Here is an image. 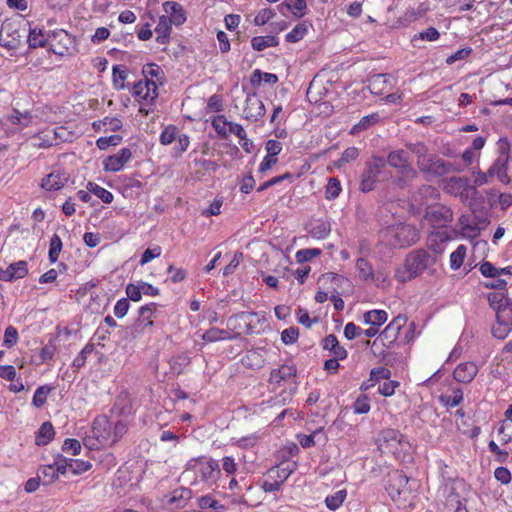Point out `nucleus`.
<instances>
[{
  "instance_id": "1",
  "label": "nucleus",
  "mask_w": 512,
  "mask_h": 512,
  "mask_svg": "<svg viewBox=\"0 0 512 512\" xmlns=\"http://www.w3.org/2000/svg\"><path fill=\"white\" fill-rule=\"evenodd\" d=\"M437 261L435 255L430 254L425 249H415L411 251L405 259L404 269H398L395 277L399 282L412 280L429 270Z\"/></svg>"
},
{
  "instance_id": "2",
  "label": "nucleus",
  "mask_w": 512,
  "mask_h": 512,
  "mask_svg": "<svg viewBox=\"0 0 512 512\" xmlns=\"http://www.w3.org/2000/svg\"><path fill=\"white\" fill-rule=\"evenodd\" d=\"M378 443V447L383 453H390L397 460L406 462L411 459L412 446L407 437L399 430L392 428L383 429Z\"/></svg>"
},
{
  "instance_id": "3",
  "label": "nucleus",
  "mask_w": 512,
  "mask_h": 512,
  "mask_svg": "<svg viewBox=\"0 0 512 512\" xmlns=\"http://www.w3.org/2000/svg\"><path fill=\"white\" fill-rule=\"evenodd\" d=\"M392 178V172L386 167L383 157L373 156L365 164L361 176L360 189L363 192L372 191L378 182H385Z\"/></svg>"
},
{
  "instance_id": "4",
  "label": "nucleus",
  "mask_w": 512,
  "mask_h": 512,
  "mask_svg": "<svg viewBox=\"0 0 512 512\" xmlns=\"http://www.w3.org/2000/svg\"><path fill=\"white\" fill-rule=\"evenodd\" d=\"M385 161L386 166L389 165L398 171L397 183L400 187H404L409 181L416 178L417 171L413 168L407 151L402 149L390 151Z\"/></svg>"
},
{
  "instance_id": "5",
  "label": "nucleus",
  "mask_w": 512,
  "mask_h": 512,
  "mask_svg": "<svg viewBox=\"0 0 512 512\" xmlns=\"http://www.w3.org/2000/svg\"><path fill=\"white\" fill-rule=\"evenodd\" d=\"M389 244L395 248L408 247L419 240V233L415 226L401 223L390 226L385 231Z\"/></svg>"
},
{
  "instance_id": "6",
  "label": "nucleus",
  "mask_w": 512,
  "mask_h": 512,
  "mask_svg": "<svg viewBox=\"0 0 512 512\" xmlns=\"http://www.w3.org/2000/svg\"><path fill=\"white\" fill-rule=\"evenodd\" d=\"M129 91H131L132 95L142 104L139 109L141 114L148 115L153 111L152 109L145 108V106L154 105L158 97L157 84L139 80L130 87Z\"/></svg>"
},
{
  "instance_id": "7",
  "label": "nucleus",
  "mask_w": 512,
  "mask_h": 512,
  "mask_svg": "<svg viewBox=\"0 0 512 512\" xmlns=\"http://www.w3.org/2000/svg\"><path fill=\"white\" fill-rule=\"evenodd\" d=\"M27 32L26 24L21 22H5L0 30V46L8 50H16Z\"/></svg>"
},
{
  "instance_id": "8",
  "label": "nucleus",
  "mask_w": 512,
  "mask_h": 512,
  "mask_svg": "<svg viewBox=\"0 0 512 512\" xmlns=\"http://www.w3.org/2000/svg\"><path fill=\"white\" fill-rule=\"evenodd\" d=\"M63 127L47 128L31 136V145L38 149L56 146L65 140Z\"/></svg>"
},
{
  "instance_id": "9",
  "label": "nucleus",
  "mask_w": 512,
  "mask_h": 512,
  "mask_svg": "<svg viewBox=\"0 0 512 512\" xmlns=\"http://www.w3.org/2000/svg\"><path fill=\"white\" fill-rule=\"evenodd\" d=\"M408 482L409 478L400 470H394L388 474L385 488L393 501L406 498Z\"/></svg>"
},
{
  "instance_id": "10",
  "label": "nucleus",
  "mask_w": 512,
  "mask_h": 512,
  "mask_svg": "<svg viewBox=\"0 0 512 512\" xmlns=\"http://www.w3.org/2000/svg\"><path fill=\"white\" fill-rule=\"evenodd\" d=\"M50 50L59 56L70 54L75 48V39L63 29L55 30L51 34Z\"/></svg>"
},
{
  "instance_id": "11",
  "label": "nucleus",
  "mask_w": 512,
  "mask_h": 512,
  "mask_svg": "<svg viewBox=\"0 0 512 512\" xmlns=\"http://www.w3.org/2000/svg\"><path fill=\"white\" fill-rule=\"evenodd\" d=\"M158 305L154 302L141 306L138 310V319L132 327V336L136 337L139 333L151 330L153 326L152 318L155 316Z\"/></svg>"
},
{
  "instance_id": "12",
  "label": "nucleus",
  "mask_w": 512,
  "mask_h": 512,
  "mask_svg": "<svg viewBox=\"0 0 512 512\" xmlns=\"http://www.w3.org/2000/svg\"><path fill=\"white\" fill-rule=\"evenodd\" d=\"M220 464L211 457L202 456V461L198 469V475L201 480L208 485H214L221 477Z\"/></svg>"
},
{
  "instance_id": "13",
  "label": "nucleus",
  "mask_w": 512,
  "mask_h": 512,
  "mask_svg": "<svg viewBox=\"0 0 512 512\" xmlns=\"http://www.w3.org/2000/svg\"><path fill=\"white\" fill-rule=\"evenodd\" d=\"M132 151L130 148H121L116 154L110 155L103 161V169L106 172H118L131 159Z\"/></svg>"
},
{
  "instance_id": "14",
  "label": "nucleus",
  "mask_w": 512,
  "mask_h": 512,
  "mask_svg": "<svg viewBox=\"0 0 512 512\" xmlns=\"http://www.w3.org/2000/svg\"><path fill=\"white\" fill-rule=\"evenodd\" d=\"M266 112L263 102L254 94L248 95L243 109L244 117L252 122L258 121Z\"/></svg>"
},
{
  "instance_id": "15",
  "label": "nucleus",
  "mask_w": 512,
  "mask_h": 512,
  "mask_svg": "<svg viewBox=\"0 0 512 512\" xmlns=\"http://www.w3.org/2000/svg\"><path fill=\"white\" fill-rule=\"evenodd\" d=\"M28 274L27 262L20 260L11 263L6 268H0V281L13 282L24 278Z\"/></svg>"
},
{
  "instance_id": "16",
  "label": "nucleus",
  "mask_w": 512,
  "mask_h": 512,
  "mask_svg": "<svg viewBox=\"0 0 512 512\" xmlns=\"http://www.w3.org/2000/svg\"><path fill=\"white\" fill-rule=\"evenodd\" d=\"M69 178V174L65 171H52L42 179L41 187L46 191H58L67 184Z\"/></svg>"
},
{
  "instance_id": "17",
  "label": "nucleus",
  "mask_w": 512,
  "mask_h": 512,
  "mask_svg": "<svg viewBox=\"0 0 512 512\" xmlns=\"http://www.w3.org/2000/svg\"><path fill=\"white\" fill-rule=\"evenodd\" d=\"M417 165L420 171L423 173L433 176L445 175V160L435 155L429 156L425 160L417 161Z\"/></svg>"
},
{
  "instance_id": "18",
  "label": "nucleus",
  "mask_w": 512,
  "mask_h": 512,
  "mask_svg": "<svg viewBox=\"0 0 512 512\" xmlns=\"http://www.w3.org/2000/svg\"><path fill=\"white\" fill-rule=\"evenodd\" d=\"M510 159L496 157L488 168V175L496 177L501 183L508 185L511 178L508 175V164Z\"/></svg>"
},
{
  "instance_id": "19",
  "label": "nucleus",
  "mask_w": 512,
  "mask_h": 512,
  "mask_svg": "<svg viewBox=\"0 0 512 512\" xmlns=\"http://www.w3.org/2000/svg\"><path fill=\"white\" fill-rule=\"evenodd\" d=\"M478 373V366L474 362L460 363L454 370L453 376L457 382L470 383Z\"/></svg>"
},
{
  "instance_id": "20",
  "label": "nucleus",
  "mask_w": 512,
  "mask_h": 512,
  "mask_svg": "<svg viewBox=\"0 0 512 512\" xmlns=\"http://www.w3.org/2000/svg\"><path fill=\"white\" fill-rule=\"evenodd\" d=\"M296 373L297 368L293 363H284L279 368L273 369L271 371L269 382L272 384H279L282 381H287L292 377H295Z\"/></svg>"
},
{
  "instance_id": "21",
  "label": "nucleus",
  "mask_w": 512,
  "mask_h": 512,
  "mask_svg": "<svg viewBox=\"0 0 512 512\" xmlns=\"http://www.w3.org/2000/svg\"><path fill=\"white\" fill-rule=\"evenodd\" d=\"M143 81L153 82L154 84L162 85L165 81V75L163 69L155 64L148 63L142 67Z\"/></svg>"
},
{
  "instance_id": "22",
  "label": "nucleus",
  "mask_w": 512,
  "mask_h": 512,
  "mask_svg": "<svg viewBox=\"0 0 512 512\" xmlns=\"http://www.w3.org/2000/svg\"><path fill=\"white\" fill-rule=\"evenodd\" d=\"M406 322V317L398 315L385 327L381 333V336L389 343H393L397 339L402 327L405 326Z\"/></svg>"
},
{
  "instance_id": "23",
  "label": "nucleus",
  "mask_w": 512,
  "mask_h": 512,
  "mask_svg": "<svg viewBox=\"0 0 512 512\" xmlns=\"http://www.w3.org/2000/svg\"><path fill=\"white\" fill-rule=\"evenodd\" d=\"M27 32V43L30 49L42 48L47 45L50 36L46 35L42 28L29 26Z\"/></svg>"
},
{
  "instance_id": "24",
  "label": "nucleus",
  "mask_w": 512,
  "mask_h": 512,
  "mask_svg": "<svg viewBox=\"0 0 512 512\" xmlns=\"http://www.w3.org/2000/svg\"><path fill=\"white\" fill-rule=\"evenodd\" d=\"M309 234L315 239H325L331 232V224L326 219H316L309 223Z\"/></svg>"
},
{
  "instance_id": "25",
  "label": "nucleus",
  "mask_w": 512,
  "mask_h": 512,
  "mask_svg": "<svg viewBox=\"0 0 512 512\" xmlns=\"http://www.w3.org/2000/svg\"><path fill=\"white\" fill-rule=\"evenodd\" d=\"M322 348L328 350L333 354V357L346 359L348 356L347 350L339 344L337 337L334 334H329L322 340Z\"/></svg>"
},
{
  "instance_id": "26",
  "label": "nucleus",
  "mask_w": 512,
  "mask_h": 512,
  "mask_svg": "<svg viewBox=\"0 0 512 512\" xmlns=\"http://www.w3.org/2000/svg\"><path fill=\"white\" fill-rule=\"evenodd\" d=\"M127 76V69L122 65H114L112 67V82L116 90L130 89V84L126 83Z\"/></svg>"
},
{
  "instance_id": "27",
  "label": "nucleus",
  "mask_w": 512,
  "mask_h": 512,
  "mask_svg": "<svg viewBox=\"0 0 512 512\" xmlns=\"http://www.w3.org/2000/svg\"><path fill=\"white\" fill-rule=\"evenodd\" d=\"M171 19L168 16L162 15L159 17L158 23L156 25L155 31L158 33L157 42L161 44H165L168 42V38L171 31Z\"/></svg>"
},
{
  "instance_id": "28",
  "label": "nucleus",
  "mask_w": 512,
  "mask_h": 512,
  "mask_svg": "<svg viewBox=\"0 0 512 512\" xmlns=\"http://www.w3.org/2000/svg\"><path fill=\"white\" fill-rule=\"evenodd\" d=\"M54 435L55 431L51 422H44L36 433L35 443L38 446H45L53 439Z\"/></svg>"
},
{
  "instance_id": "29",
  "label": "nucleus",
  "mask_w": 512,
  "mask_h": 512,
  "mask_svg": "<svg viewBox=\"0 0 512 512\" xmlns=\"http://www.w3.org/2000/svg\"><path fill=\"white\" fill-rule=\"evenodd\" d=\"M356 270L359 278L364 282H373L375 280V273L371 263L365 258H359L356 261Z\"/></svg>"
},
{
  "instance_id": "30",
  "label": "nucleus",
  "mask_w": 512,
  "mask_h": 512,
  "mask_svg": "<svg viewBox=\"0 0 512 512\" xmlns=\"http://www.w3.org/2000/svg\"><path fill=\"white\" fill-rule=\"evenodd\" d=\"M486 299L488 301V304L491 309H493L495 312L506 305L511 299L507 295V291H495V292H489L486 295Z\"/></svg>"
},
{
  "instance_id": "31",
  "label": "nucleus",
  "mask_w": 512,
  "mask_h": 512,
  "mask_svg": "<svg viewBox=\"0 0 512 512\" xmlns=\"http://www.w3.org/2000/svg\"><path fill=\"white\" fill-rule=\"evenodd\" d=\"M279 39L273 35L256 36L251 39V46L255 51H263L269 47H276Z\"/></svg>"
},
{
  "instance_id": "32",
  "label": "nucleus",
  "mask_w": 512,
  "mask_h": 512,
  "mask_svg": "<svg viewBox=\"0 0 512 512\" xmlns=\"http://www.w3.org/2000/svg\"><path fill=\"white\" fill-rule=\"evenodd\" d=\"M387 318V312L384 310H370L363 315L364 323L375 327L384 324L387 321Z\"/></svg>"
},
{
  "instance_id": "33",
  "label": "nucleus",
  "mask_w": 512,
  "mask_h": 512,
  "mask_svg": "<svg viewBox=\"0 0 512 512\" xmlns=\"http://www.w3.org/2000/svg\"><path fill=\"white\" fill-rule=\"evenodd\" d=\"M467 184V179L460 178V177H451L445 181L444 184V190L452 195H459L461 194Z\"/></svg>"
},
{
  "instance_id": "34",
  "label": "nucleus",
  "mask_w": 512,
  "mask_h": 512,
  "mask_svg": "<svg viewBox=\"0 0 512 512\" xmlns=\"http://www.w3.org/2000/svg\"><path fill=\"white\" fill-rule=\"evenodd\" d=\"M8 119L13 125L18 126L19 128H25L32 123L33 116L29 111L20 112L15 109L9 115Z\"/></svg>"
},
{
  "instance_id": "35",
  "label": "nucleus",
  "mask_w": 512,
  "mask_h": 512,
  "mask_svg": "<svg viewBox=\"0 0 512 512\" xmlns=\"http://www.w3.org/2000/svg\"><path fill=\"white\" fill-rule=\"evenodd\" d=\"M250 81H251V84L253 86H259L262 82L274 85V84H276L278 82V77H277L276 74L268 73V72H262L259 69H255L252 72Z\"/></svg>"
},
{
  "instance_id": "36",
  "label": "nucleus",
  "mask_w": 512,
  "mask_h": 512,
  "mask_svg": "<svg viewBox=\"0 0 512 512\" xmlns=\"http://www.w3.org/2000/svg\"><path fill=\"white\" fill-rule=\"evenodd\" d=\"M380 121V115L378 113H372L366 115L360 119V121L351 128V134L359 133L366 130Z\"/></svg>"
},
{
  "instance_id": "37",
  "label": "nucleus",
  "mask_w": 512,
  "mask_h": 512,
  "mask_svg": "<svg viewBox=\"0 0 512 512\" xmlns=\"http://www.w3.org/2000/svg\"><path fill=\"white\" fill-rule=\"evenodd\" d=\"M86 189L106 204H110L114 199V196L110 191L94 182H88Z\"/></svg>"
},
{
  "instance_id": "38",
  "label": "nucleus",
  "mask_w": 512,
  "mask_h": 512,
  "mask_svg": "<svg viewBox=\"0 0 512 512\" xmlns=\"http://www.w3.org/2000/svg\"><path fill=\"white\" fill-rule=\"evenodd\" d=\"M293 472V469L287 466H276L268 471V478L276 480L281 486Z\"/></svg>"
},
{
  "instance_id": "39",
  "label": "nucleus",
  "mask_w": 512,
  "mask_h": 512,
  "mask_svg": "<svg viewBox=\"0 0 512 512\" xmlns=\"http://www.w3.org/2000/svg\"><path fill=\"white\" fill-rule=\"evenodd\" d=\"M202 339L206 342H216L219 340L232 339V336L224 329L212 327L202 335Z\"/></svg>"
},
{
  "instance_id": "40",
  "label": "nucleus",
  "mask_w": 512,
  "mask_h": 512,
  "mask_svg": "<svg viewBox=\"0 0 512 512\" xmlns=\"http://www.w3.org/2000/svg\"><path fill=\"white\" fill-rule=\"evenodd\" d=\"M62 246L63 244L60 236L58 234H53L50 239L48 252V258L51 263H55L58 260Z\"/></svg>"
},
{
  "instance_id": "41",
  "label": "nucleus",
  "mask_w": 512,
  "mask_h": 512,
  "mask_svg": "<svg viewBox=\"0 0 512 512\" xmlns=\"http://www.w3.org/2000/svg\"><path fill=\"white\" fill-rule=\"evenodd\" d=\"M94 351V345L87 343L83 349L78 353L72 362V368L76 371L85 366L88 355Z\"/></svg>"
},
{
  "instance_id": "42",
  "label": "nucleus",
  "mask_w": 512,
  "mask_h": 512,
  "mask_svg": "<svg viewBox=\"0 0 512 512\" xmlns=\"http://www.w3.org/2000/svg\"><path fill=\"white\" fill-rule=\"evenodd\" d=\"M346 495L347 492L344 489L338 490L335 493L328 495L325 499L326 506L332 511L338 509L344 502Z\"/></svg>"
},
{
  "instance_id": "43",
  "label": "nucleus",
  "mask_w": 512,
  "mask_h": 512,
  "mask_svg": "<svg viewBox=\"0 0 512 512\" xmlns=\"http://www.w3.org/2000/svg\"><path fill=\"white\" fill-rule=\"evenodd\" d=\"M307 32V25L305 23H299L289 33L286 34L285 40L289 43H296L302 40Z\"/></svg>"
},
{
  "instance_id": "44",
  "label": "nucleus",
  "mask_w": 512,
  "mask_h": 512,
  "mask_svg": "<svg viewBox=\"0 0 512 512\" xmlns=\"http://www.w3.org/2000/svg\"><path fill=\"white\" fill-rule=\"evenodd\" d=\"M52 391V387L48 385L39 386L33 395L32 404L36 408L42 407L47 400L49 393Z\"/></svg>"
},
{
  "instance_id": "45",
  "label": "nucleus",
  "mask_w": 512,
  "mask_h": 512,
  "mask_svg": "<svg viewBox=\"0 0 512 512\" xmlns=\"http://www.w3.org/2000/svg\"><path fill=\"white\" fill-rule=\"evenodd\" d=\"M467 248L465 245H459L455 251H453L450 255V267L452 270H458L466 256Z\"/></svg>"
},
{
  "instance_id": "46",
  "label": "nucleus",
  "mask_w": 512,
  "mask_h": 512,
  "mask_svg": "<svg viewBox=\"0 0 512 512\" xmlns=\"http://www.w3.org/2000/svg\"><path fill=\"white\" fill-rule=\"evenodd\" d=\"M190 363V358L186 353H181L170 360L171 369L176 374H181L183 369Z\"/></svg>"
},
{
  "instance_id": "47",
  "label": "nucleus",
  "mask_w": 512,
  "mask_h": 512,
  "mask_svg": "<svg viewBox=\"0 0 512 512\" xmlns=\"http://www.w3.org/2000/svg\"><path fill=\"white\" fill-rule=\"evenodd\" d=\"M198 506L201 509L211 508L216 512H224L226 510L224 505L214 500L210 495L201 496L198 499Z\"/></svg>"
},
{
  "instance_id": "48",
  "label": "nucleus",
  "mask_w": 512,
  "mask_h": 512,
  "mask_svg": "<svg viewBox=\"0 0 512 512\" xmlns=\"http://www.w3.org/2000/svg\"><path fill=\"white\" fill-rule=\"evenodd\" d=\"M341 191H342V187H341L340 181L335 177L330 178L328 180V183H327L326 189H325L326 199H328V200L336 199L339 196Z\"/></svg>"
},
{
  "instance_id": "49",
  "label": "nucleus",
  "mask_w": 512,
  "mask_h": 512,
  "mask_svg": "<svg viewBox=\"0 0 512 512\" xmlns=\"http://www.w3.org/2000/svg\"><path fill=\"white\" fill-rule=\"evenodd\" d=\"M178 135L177 127L174 125H168L162 130L160 134V143L162 145H170L173 141L176 140Z\"/></svg>"
},
{
  "instance_id": "50",
  "label": "nucleus",
  "mask_w": 512,
  "mask_h": 512,
  "mask_svg": "<svg viewBox=\"0 0 512 512\" xmlns=\"http://www.w3.org/2000/svg\"><path fill=\"white\" fill-rule=\"evenodd\" d=\"M289 12L296 17H303L306 13L307 4L305 0H286Z\"/></svg>"
},
{
  "instance_id": "51",
  "label": "nucleus",
  "mask_w": 512,
  "mask_h": 512,
  "mask_svg": "<svg viewBox=\"0 0 512 512\" xmlns=\"http://www.w3.org/2000/svg\"><path fill=\"white\" fill-rule=\"evenodd\" d=\"M496 321L512 325V300L496 312Z\"/></svg>"
},
{
  "instance_id": "52",
  "label": "nucleus",
  "mask_w": 512,
  "mask_h": 512,
  "mask_svg": "<svg viewBox=\"0 0 512 512\" xmlns=\"http://www.w3.org/2000/svg\"><path fill=\"white\" fill-rule=\"evenodd\" d=\"M370 408V400L366 394L358 396L353 404V411L355 414H367L370 411Z\"/></svg>"
},
{
  "instance_id": "53",
  "label": "nucleus",
  "mask_w": 512,
  "mask_h": 512,
  "mask_svg": "<svg viewBox=\"0 0 512 512\" xmlns=\"http://www.w3.org/2000/svg\"><path fill=\"white\" fill-rule=\"evenodd\" d=\"M322 432L323 428H318L309 435L298 434L297 440L303 448H310L315 445V438L321 435Z\"/></svg>"
},
{
  "instance_id": "54",
  "label": "nucleus",
  "mask_w": 512,
  "mask_h": 512,
  "mask_svg": "<svg viewBox=\"0 0 512 512\" xmlns=\"http://www.w3.org/2000/svg\"><path fill=\"white\" fill-rule=\"evenodd\" d=\"M221 472L224 471L227 476H233L238 470V463L233 456H224L221 460Z\"/></svg>"
},
{
  "instance_id": "55",
  "label": "nucleus",
  "mask_w": 512,
  "mask_h": 512,
  "mask_svg": "<svg viewBox=\"0 0 512 512\" xmlns=\"http://www.w3.org/2000/svg\"><path fill=\"white\" fill-rule=\"evenodd\" d=\"M511 144L507 137H501L496 142L497 157L510 159Z\"/></svg>"
},
{
  "instance_id": "56",
  "label": "nucleus",
  "mask_w": 512,
  "mask_h": 512,
  "mask_svg": "<svg viewBox=\"0 0 512 512\" xmlns=\"http://www.w3.org/2000/svg\"><path fill=\"white\" fill-rule=\"evenodd\" d=\"M492 179L493 176L488 175V170L486 172H483L480 169L472 170V181L473 184L477 187L491 183Z\"/></svg>"
},
{
  "instance_id": "57",
  "label": "nucleus",
  "mask_w": 512,
  "mask_h": 512,
  "mask_svg": "<svg viewBox=\"0 0 512 512\" xmlns=\"http://www.w3.org/2000/svg\"><path fill=\"white\" fill-rule=\"evenodd\" d=\"M407 149L417 156V161L425 160L427 158V146L422 142L407 143Z\"/></svg>"
},
{
  "instance_id": "58",
  "label": "nucleus",
  "mask_w": 512,
  "mask_h": 512,
  "mask_svg": "<svg viewBox=\"0 0 512 512\" xmlns=\"http://www.w3.org/2000/svg\"><path fill=\"white\" fill-rule=\"evenodd\" d=\"M321 254V250L318 248L301 249L296 252V260L299 263L308 262L313 258Z\"/></svg>"
},
{
  "instance_id": "59",
  "label": "nucleus",
  "mask_w": 512,
  "mask_h": 512,
  "mask_svg": "<svg viewBox=\"0 0 512 512\" xmlns=\"http://www.w3.org/2000/svg\"><path fill=\"white\" fill-rule=\"evenodd\" d=\"M511 331H512V325L502 323V322L496 321V324L492 327V335L495 338L500 339V340H504L509 335V333Z\"/></svg>"
},
{
  "instance_id": "60",
  "label": "nucleus",
  "mask_w": 512,
  "mask_h": 512,
  "mask_svg": "<svg viewBox=\"0 0 512 512\" xmlns=\"http://www.w3.org/2000/svg\"><path fill=\"white\" fill-rule=\"evenodd\" d=\"M126 433V424L122 421H118L113 426V436L110 435L102 436L105 442L115 443Z\"/></svg>"
},
{
  "instance_id": "61",
  "label": "nucleus",
  "mask_w": 512,
  "mask_h": 512,
  "mask_svg": "<svg viewBox=\"0 0 512 512\" xmlns=\"http://www.w3.org/2000/svg\"><path fill=\"white\" fill-rule=\"evenodd\" d=\"M441 401L450 407H456L463 401V391L461 389H454L452 395L442 396Z\"/></svg>"
},
{
  "instance_id": "62",
  "label": "nucleus",
  "mask_w": 512,
  "mask_h": 512,
  "mask_svg": "<svg viewBox=\"0 0 512 512\" xmlns=\"http://www.w3.org/2000/svg\"><path fill=\"white\" fill-rule=\"evenodd\" d=\"M122 141L120 135H111L108 137H100L96 141V145L100 150H106L110 146H116Z\"/></svg>"
},
{
  "instance_id": "63",
  "label": "nucleus",
  "mask_w": 512,
  "mask_h": 512,
  "mask_svg": "<svg viewBox=\"0 0 512 512\" xmlns=\"http://www.w3.org/2000/svg\"><path fill=\"white\" fill-rule=\"evenodd\" d=\"M70 463V471L75 475L82 474L92 467V464L89 461L80 459H71Z\"/></svg>"
},
{
  "instance_id": "64",
  "label": "nucleus",
  "mask_w": 512,
  "mask_h": 512,
  "mask_svg": "<svg viewBox=\"0 0 512 512\" xmlns=\"http://www.w3.org/2000/svg\"><path fill=\"white\" fill-rule=\"evenodd\" d=\"M432 216L441 220L442 222H450L453 219V213L451 209L444 206L436 207L431 212Z\"/></svg>"
}]
</instances>
